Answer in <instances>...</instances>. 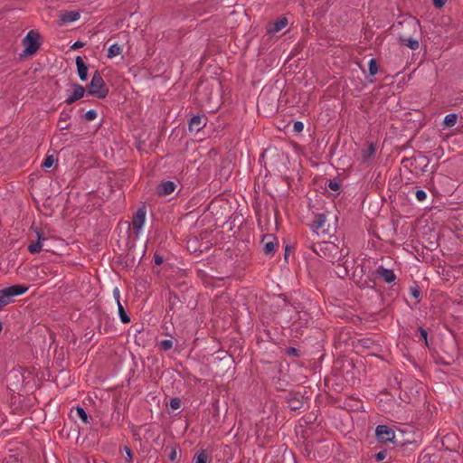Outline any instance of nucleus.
Listing matches in <instances>:
<instances>
[{
	"instance_id": "dca6fc26",
	"label": "nucleus",
	"mask_w": 463,
	"mask_h": 463,
	"mask_svg": "<svg viewBox=\"0 0 463 463\" xmlns=\"http://www.w3.org/2000/svg\"><path fill=\"white\" fill-rule=\"evenodd\" d=\"M77 73L80 80L85 81L88 79L89 67L80 56L75 59Z\"/></svg>"
},
{
	"instance_id": "2f4dec72",
	"label": "nucleus",
	"mask_w": 463,
	"mask_h": 463,
	"mask_svg": "<svg viewBox=\"0 0 463 463\" xmlns=\"http://www.w3.org/2000/svg\"><path fill=\"white\" fill-rule=\"evenodd\" d=\"M119 452L121 454L125 453V463H132L133 462V451L130 447L125 445L123 448L119 449Z\"/></svg>"
},
{
	"instance_id": "4468645a",
	"label": "nucleus",
	"mask_w": 463,
	"mask_h": 463,
	"mask_svg": "<svg viewBox=\"0 0 463 463\" xmlns=\"http://www.w3.org/2000/svg\"><path fill=\"white\" fill-rule=\"evenodd\" d=\"M288 24L287 17H280L274 23H269L267 25V34L274 35L275 33L280 32L284 29Z\"/></svg>"
},
{
	"instance_id": "5701e85b",
	"label": "nucleus",
	"mask_w": 463,
	"mask_h": 463,
	"mask_svg": "<svg viewBox=\"0 0 463 463\" xmlns=\"http://www.w3.org/2000/svg\"><path fill=\"white\" fill-rule=\"evenodd\" d=\"M326 222V216L325 213H316L313 224L311 225L314 231L323 229Z\"/></svg>"
},
{
	"instance_id": "13d9d810",
	"label": "nucleus",
	"mask_w": 463,
	"mask_h": 463,
	"mask_svg": "<svg viewBox=\"0 0 463 463\" xmlns=\"http://www.w3.org/2000/svg\"><path fill=\"white\" fill-rule=\"evenodd\" d=\"M134 437H135L136 440H140L141 439L140 436L138 434H137V433H134Z\"/></svg>"
},
{
	"instance_id": "3c124183",
	"label": "nucleus",
	"mask_w": 463,
	"mask_h": 463,
	"mask_svg": "<svg viewBox=\"0 0 463 463\" xmlns=\"http://www.w3.org/2000/svg\"><path fill=\"white\" fill-rule=\"evenodd\" d=\"M85 45L84 43L80 42V41H76L72 45H71V49L72 50H76V49H80V48H82L83 46Z\"/></svg>"
},
{
	"instance_id": "393cba45",
	"label": "nucleus",
	"mask_w": 463,
	"mask_h": 463,
	"mask_svg": "<svg viewBox=\"0 0 463 463\" xmlns=\"http://www.w3.org/2000/svg\"><path fill=\"white\" fill-rule=\"evenodd\" d=\"M402 24H407L408 26L411 28L414 32H417V30L420 28V21L412 16H409L402 22L398 23L399 25H402Z\"/></svg>"
},
{
	"instance_id": "2eb2a0df",
	"label": "nucleus",
	"mask_w": 463,
	"mask_h": 463,
	"mask_svg": "<svg viewBox=\"0 0 463 463\" xmlns=\"http://www.w3.org/2000/svg\"><path fill=\"white\" fill-rule=\"evenodd\" d=\"M176 188V184L173 181H162L156 188V194L159 196H166L170 195L175 192Z\"/></svg>"
},
{
	"instance_id": "39448f33",
	"label": "nucleus",
	"mask_w": 463,
	"mask_h": 463,
	"mask_svg": "<svg viewBox=\"0 0 463 463\" xmlns=\"http://www.w3.org/2000/svg\"><path fill=\"white\" fill-rule=\"evenodd\" d=\"M373 274L376 278L382 279L385 283L392 284L388 293L389 297L396 298L399 295V286L395 288V280L397 277L392 269H386L381 265L373 270Z\"/></svg>"
},
{
	"instance_id": "8fccbe9b",
	"label": "nucleus",
	"mask_w": 463,
	"mask_h": 463,
	"mask_svg": "<svg viewBox=\"0 0 463 463\" xmlns=\"http://www.w3.org/2000/svg\"><path fill=\"white\" fill-rule=\"evenodd\" d=\"M113 298L117 301V304H118V301H120V292L118 288L113 289Z\"/></svg>"
},
{
	"instance_id": "20e7f679",
	"label": "nucleus",
	"mask_w": 463,
	"mask_h": 463,
	"mask_svg": "<svg viewBox=\"0 0 463 463\" xmlns=\"http://www.w3.org/2000/svg\"><path fill=\"white\" fill-rule=\"evenodd\" d=\"M40 38V33L35 30H31L27 33L22 41L24 50V54H21V58L33 56L37 52L41 46Z\"/></svg>"
},
{
	"instance_id": "f8f14e48",
	"label": "nucleus",
	"mask_w": 463,
	"mask_h": 463,
	"mask_svg": "<svg viewBox=\"0 0 463 463\" xmlns=\"http://www.w3.org/2000/svg\"><path fill=\"white\" fill-rule=\"evenodd\" d=\"M302 398L303 396L298 392H290L285 397L284 402L288 404V408L291 411H298L304 405Z\"/></svg>"
},
{
	"instance_id": "9b49d317",
	"label": "nucleus",
	"mask_w": 463,
	"mask_h": 463,
	"mask_svg": "<svg viewBox=\"0 0 463 463\" xmlns=\"http://www.w3.org/2000/svg\"><path fill=\"white\" fill-rule=\"evenodd\" d=\"M208 118L204 114L193 115L188 120V129L190 132L198 133L205 128Z\"/></svg>"
},
{
	"instance_id": "0eeeda50",
	"label": "nucleus",
	"mask_w": 463,
	"mask_h": 463,
	"mask_svg": "<svg viewBox=\"0 0 463 463\" xmlns=\"http://www.w3.org/2000/svg\"><path fill=\"white\" fill-rule=\"evenodd\" d=\"M186 301L187 294H185L184 292L179 294L175 290H170L166 316L169 314L170 311H175L176 308H181Z\"/></svg>"
},
{
	"instance_id": "f257e3e1",
	"label": "nucleus",
	"mask_w": 463,
	"mask_h": 463,
	"mask_svg": "<svg viewBox=\"0 0 463 463\" xmlns=\"http://www.w3.org/2000/svg\"><path fill=\"white\" fill-rule=\"evenodd\" d=\"M311 250L318 255L320 258H324L327 260L328 261L334 263L335 260L338 261V266H343L344 275H339L340 277H344L347 275V267L345 266V262L344 259L348 255L349 250L342 249L340 250V255L335 259V254L337 252L338 247L330 241H320L317 243H313L311 245Z\"/></svg>"
},
{
	"instance_id": "4be33fe9",
	"label": "nucleus",
	"mask_w": 463,
	"mask_h": 463,
	"mask_svg": "<svg viewBox=\"0 0 463 463\" xmlns=\"http://www.w3.org/2000/svg\"><path fill=\"white\" fill-rule=\"evenodd\" d=\"M375 275L373 274V271L367 276V278L359 282V288H371L375 289L376 288V281H375Z\"/></svg>"
},
{
	"instance_id": "aec40b11",
	"label": "nucleus",
	"mask_w": 463,
	"mask_h": 463,
	"mask_svg": "<svg viewBox=\"0 0 463 463\" xmlns=\"http://www.w3.org/2000/svg\"><path fill=\"white\" fill-rule=\"evenodd\" d=\"M398 42L400 44L407 46L408 48H410L412 51L417 50L420 46L419 41L417 39H413L411 37H406L403 35H400L398 37Z\"/></svg>"
},
{
	"instance_id": "473e14b6",
	"label": "nucleus",
	"mask_w": 463,
	"mask_h": 463,
	"mask_svg": "<svg viewBox=\"0 0 463 463\" xmlns=\"http://www.w3.org/2000/svg\"><path fill=\"white\" fill-rule=\"evenodd\" d=\"M43 250V243L40 242L39 241H32L29 245H28V251L31 253V254H37V253H40Z\"/></svg>"
},
{
	"instance_id": "4d7b16f0",
	"label": "nucleus",
	"mask_w": 463,
	"mask_h": 463,
	"mask_svg": "<svg viewBox=\"0 0 463 463\" xmlns=\"http://www.w3.org/2000/svg\"><path fill=\"white\" fill-rule=\"evenodd\" d=\"M405 397H408L406 392L404 393V395H402V393L400 394V399H401L402 401H403V402H410L409 401H407V400L405 399Z\"/></svg>"
},
{
	"instance_id": "c85d7f7f",
	"label": "nucleus",
	"mask_w": 463,
	"mask_h": 463,
	"mask_svg": "<svg viewBox=\"0 0 463 463\" xmlns=\"http://www.w3.org/2000/svg\"><path fill=\"white\" fill-rule=\"evenodd\" d=\"M326 187L336 192V195H338L341 191V183L336 179H329L326 184Z\"/></svg>"
},
{
	"instance_id": "a19ab883",
	"label": "nucleus",
	"mask_w": 463,
	"mask_h": 463,
	"mask_svg": "<svg viewBox=\"0 0 463 463\" xmlns=\"http://www.w3.org/2000/svg\"><path fill=\"white\" fill-rule=\"evenodd\" d=\"M181 399L178 397L171 398L169 405L173 410H178L181 407Z\"/></svg>"
},
{
	"instance_id": "412c9836",
	"label": "nucleus",
	"mask_w": 463,
	"mask_h": 463,
	"mask_svg": "<svg viewBox=\"0 0 463 463\" xmlns=\"http://www.w3.org/2000/svg\"><path fill=\"white\" fill-rule=\"evenodd\" d=\"M379 71V64L377 62V60L375 58H372L368 62V71L369 74L367 76V80L369 83H373L374 79H372L375 74H377Z\"/></svg>"
},
{
	"instance_id": "603ef678",
	"label": "nucleus",
	"mask_w": 463,
	"mask_h": 463,
	"mask_svg": "<svg viewBox=\"0 0 463 463\" xmlns=\"http://www.w3.org/2000/svg\"><path fill=\"white\" fill-rule=\"evenodd\" d=\"M236 223H239V226L242 223V217L241 216H234L232 221V224L235 225Z\"/></svg>"
},
{
	"instance_id": "49530a36",
	"label": "nucleus",
	"mask_w": 463,
	"mask_h": 463,
	"mask_svg": "<svg viewBox=\"0 0 463 463\" xmlns=\"http://www.w3.org/2000/svg\"><path fill=\"white\" fill-rule=\"evenodd\" d=\"M177 458V450H176V448H174L172 447L171 448V450L168 454V458L171 460V461H175Z\"/></svg>"
},
{
	"instance_id": "b1692460",
	"label": "nucleus",
	"mask_w": 463,
	"mask_h": 463,
	"mask_svg": "<svg viewBox=\"0 0 463 463\" xmlns=\"http://www.w3.org/2000/svg\"><path fill=\"white\" fill-rule=\"evenodd\" d=\"M76 414L85 424H90L93 421V418L86 412L83 407L77 406Z\"/></svg>"
},
{
	"instance_id": "c03bdc74",
	"label": "nucleus",
	"mask_w": 463,
	"mask_h": 463,
	"mask_svg": "<svg viewBox=\"0 0 463 463\" xmlns=\"http://www.w3.org/2000/svg\"><path fill=\"white\" fill-rule=\"evenodd\" d=\"M304 129V124L303 122L301 121H295L294 124H293V130L296 132V133H300L302 132Z\"/></svg>"
},
{
	"instance_id": "ddd939ff",
	"label": "nucleus",
	"mask_w": 463,
	"mask_h": 463,
	"mask_svg": "<svg viewBox=\"0 0 463 463\" xmlns=\"http://www.w3.org/2000/svg\"><path fill=\"white\" fill-rule=\"evenodd\" d=\"M261 241L263 242V252L268 256H273L278 246V239L273 234H264Z\"/></svg>"
},
{
	"instance_id": "6ab92c4d",
	"label": "nucleus",
	"mask_w": 463,
	"mask_h": 463,
	"mask_svg": "<svg viewBox=\"0 0 463 463\" xmlns=\"http://www.w3.org/2000/svg\"><path fill=\"white\" fill-rule=\"evenodd\" d=\"M71 119V114L66 110H62L60 114V118L57 122V127L61 131L67 130L71 128V123L68 121Z\"/></svg>"
},
{
	"instance_id": "bb28decb",
	"label": "nucleus",
	"mask_w": 463,
	"mask_h": 463,
	"mask_svg": "<svg viewBox=\"0 0 463 463\" xmlns=\"http://www.w3.org/2000/svg\"><path fill=\"white\" fill-rule=\"evenodd\" d=\"M122 52V47L118 43H113L109 47L107 57L112 59Z\"/></svg>"
},
{
	"instance_id": "58836bf2",
	"label": "nucleus",
	"mask_w": 463,
	"mask_h": 463,
	"mask_svg": "<svg viewBox=\"0 0 463 463\" xmlns=\"http://www.w3.org/2000/svg\"><path fill=\"white\" fill-rule=\"evenodd\" d=\"M173 347V341L171 339H165L159 343V348L162 351H168Z\"/></svg>"
},
{
	"instance_id": "72a5a7b5",
	"label": "nucleus",
	"mask_w": 463,
	"mask_h": 463,
	"mask_svg": "<svg viewBox=\"0 0 463 463\" xmlns=\"http://www.w3.org/2000/svg\"><path fill=\"white\" fill-rule=\"evenodd\" d=\"M417 335L419 337V341L423 342L426 346H429L427 329L422 326H419L417 328Z\"/></svg>"
},
{
	"instance_id": "de8ad7c7",
	"label": "nucleus",
	"mask_w": 463,
	"mask_h": 463,
	"mask_svg": "<svg viewBox=\"0 0 463 463\" xmlns=\"http://www.w3.org/2000/svg\"><path fill=\"white\" fill-rule=\"evenodd\" d=\"M432 3L436 8L440 9L445 5L447 0H432Z\"/></svg>"
},
{
	"instance_id": "052dcab7",
	"label": "nucleus",
	"mask_w": 463,
	"mask_h": 463,
	"mask_svg": "<svg viewBox=\"0 0 463 463\" xmlns=\"http://www.w3.org/2000/svg\"><path fill=\"white\" fill-rule=\"evenodd\" d=\"M459 290L463 294V285L460 287Z\"/></svg>"
},
{
	"instance_id": "7c9ffc66",
	"label": "nucleus",
	"mask_w": 463,
	"mask_h": 463,
	"mask_svg": "<svg viewBox=\"0 0 463 463\" xmlns=\"http://www.w3.org/2000/svg\"><path fill=\"white\" fill-rule=\"evenodd\" d=\"M56 162H58V159L53 155H47L43 161L41 167L43 169L51 168Z\"/></svg>"
},
{
	"instance_id": "ea45409f",
	"label": "nucleus",
	"mask_w": 463,
	"mask_h": 463,
	"mask_svg": "<svg viewBox=\"0 0 463 463\" xmlns=\"http://www.w3.org/2000/svg\"><path fill=\"white\" fill-rule=\"evenodd\" d=\"M359 344L364 348H372L374 345V341L371 338H363L359 340Z\"/></svg>"
},
{
	"instance_id": "864d4df0",
	"label": "nucleus",
	"mask_w": 463,
	"mask_h": 463,
	"mask_svg": "<svg viewBox=\"0 0 463 463\" xmlns=\"http://www.w3.org/2000/svg\"><path fill=\"white\" fill-rule=\"evenodd\" d=\"M188 249L191 250V249H194V251L195 252L197 250L194 248V243H196V239H194V241H189L188 242Z\"/></svg>"
},
{
	"instance_id": "f03ea898",
	"label": "nucleus",
	"mask_w": 463,
	"mask_h": 463,
	"mask_svg": "<svg viewBox=\"0 0 463 463\" xmlns=\"http://www.w3.org/2000/svg\"><path fill=\"white\" fill-rule=\"evenodd\" d=\"M85 88L88 95L96 97L99 99H104L109 91L99 71H95L90 82Z\"/></svg>"
},
{
	"instance_id": "9d476101",
	"label": "nucleus",
	"mask_w": 463,
	"mask_h": 463,
	"mask_svg": "<svg viewBox=\"0 0 463 463\" xmlns=\"http://www.w3.org/2000/svg\"><path fill=\"white\" fill-rule=\"evenodd\" d=\"M146 207L145 204L139 206L132 218V228L137 235L140 232L146 221Z\"/></svg>"
},
{
	"instance_id": "5fc2aeb1",
	"label": "nucleus",
	"mask_w": 463,
	"mask_h": 463,
	"mask_svg": "<svg viewBox=\"0 0 463 463\" xmlns=\"http://www.w3.org/2000/svg\"><path fill=\"white\" fill-rule=\"evenodd\" d=\"M290 251V247L288 245L286 246L285 253H284V259L286 261H288V257Z\"/></svg>"
},
{
	"instance_id": "c9c22d12",
	"label": "nucleus",
	"mask_w": 463,
	"mask_h": 463,
	"mask_svg": "<svg viewBox=\"0 0 463 463\" xmlns=\"http://www.w3.org/2000/svg\"><path fill=\"white\" fill-rule=\"evenodd\" d=\"M284 353L286 355L289 357H300L302 355V352L300 349L292 346L287 347L284 350Z\"/></svg>"
},
{
	"instance_id": "79ce46f5",
	"label": "nucleus",
	"mask_w": 463,
	"mask_h": 463,
	"mask_svg": "<svg viewBox=\"0 0 463 463\" xmlns=\"http://www.w3.org/2000/svg\"><path fill=\"white\" fill-rule=\"evenodd\" d=\"M415 196L420 202H421L427 198V193L424 190L416 189Z\"/></svg>"
},
{
	"instance_id": "1a4fd4ad",
	"label": "nucleus",
	"mask_w": 463,
	"mask_h": 463,
	"mask_svg": "<svg viewBox=\"0 0 463 463\" xmlns=\"http://www.w3.org/2000/svg\"><path fill=\"white\" fill-rule=\"evenodd\" d=\"M375 437L381 443L393 442L394 430L387 425H378L375 429Z\"/></svg>"
},
{
	"instance_id": "cd10ccee",
	"label": "nucleus",
	"mask_w": 463,
	"mask_h": 463,
	"mask_svg": "<svg viewBox=\"0 0 463 463\" xmlns=\"http://www.w3.org/2000/svg\"><path fill=\"white\" fill-rule=\"evenodd\" d=\"M458 115L455 113H450L445 116L443 119V125L446 128H452L457 124Z\"/></svg>"
},
{
	"instance_id": "bf43d9fd",
	"label": "nucleus",
	"mask_w": 463,
	"mask_h": 463,
	"mask_svg": "<svg viewBox=\"0 0 463 463\" xmlns=\"http://www.w3.org/2000/svg\"><path fill=\"white\" fill-rule=\"evenodd\" d=\"M440 363L442 364H444V365H449L450 364V362H447V361H443V360Z\"/></svg>"
},
{
	"instance_id": "f704fd0d",
	"label": "nucleus",
	"mask_w": 463,
	"mask_h": 463,
	"mask_svg": "<svg viewBox=\"0 0 463 463\" xmlns=\"http://www.w3.org/2000/svg\"><path fill=\"white\" fill-rule=\"evenodd\" d=\"M414 159H415V161L419 162V165H420L422 172L428 171L427 167L430 164V159L426 156L420 155L417 158H414Z\"/></svg>"
},
{
	"instance_id": "a878e982",
	"label": "nucleus",
	"mask_w": 463,
	"mask_h": 463,
	"mask_svg": "<svg viewBox=\"0 0 463 463\" xmlns=\"http://www.w3.org/2000/svg\"><path fill=\"white\" fill-rule=\"evenodd\" d=\"M118 317L120 318V321L123 323V324H128L130 323L131 319H130V317L127 314L124 307L122 306L121 302L118 301Z\"/></svg>"
},
{
	"instance_id": "a211bd4d",
	"label": "nucleus",
	"mask_w": 463,
	"mask_h": 463,
	"mask_svg": "<svg viewBox=\"0 0 463 463\" xmlns=\"http://www.w3.org/2000/svg\"><path fill=\"white\" fill-rule=\"evenodd\" d=\"M376 153V145L373 142L367 143L365 147L362 149L361 156L363 162H368Z\"/></svg>"
},
{
	"instance_id": "a18cd8bd",
	"label": "nucleus",
	"mask_w": 463,
	"mask_h": 463,
	"mask_svg": "<svg viewBox=\"0 0 463 463\" xmlns=\"http://www.w3.org/2000/svg\"><path fill=\"white\" fill-rule=\"evenodd\" d=\"M386 458V450H381L374 455V458L377 462L383 460Z\"/></svg>"
},
{
	"instance_id": "37998d69",
	"label": "nucleus",
	"mask_w": 463,
	"mask_h": 463,
	"mask_svg": "<svg viewBox=\"0 0 463 463\" xmlns=\"http://www.w3.org/2000/svg\"><path fill=\"white\" fill-rule=\"evenodd\" d=\"M35 233H36V236H37V240L36 241H39L40 242L43 243V241H45L47 238L45 237L44 235V232H43L42 229L40 228H36L34 230Z\"/></svg>"
},
{
	"instance_id": "c756f323",
	"label": "nucleus",
	"mask_w": 463,
	"mask_h": 463,
	"mask_svg": "<svg viewBox=\"0 0 463 463\" xmlns=\"http://www.w3.org/2000/svg\"><path fill=\"white\" fill-rule=\"evenodd\" d=\"M209 457L204 449H200L194 457V463H207Z\"/></svg>"
},
{
	"instance_id": "423d86ee",
	"label": "nucleus",
	"mask_w": 463,
	"mask_h": 463,
	"mask_svg": "<svg viewBox=\"0 0 463 463\" xmlns=\"http://www.w3.org/2000/svg\"><path fill=\"white\" fill-rule=\"evenodd\" d=\"M146 253V249H137L135 244L128 247L127 253L120 258L119 263L126 268L137 267L143 256Z\"/></svg>"
},
{
	"instance_id": "09e8293b",
	"label": "nucleus",
	"mask_w": 463,
	"mask_h": 463,
	"mask_svg": "<svg viewBox=\"0 0 463 463\" xmlns=\"http://www.w3.org/2000/svg\"><path fill=\"white\" fill-rule=\"evenodd\" d=\"M154 261L156 265H161L164 262V257L156 252L154 255Z\"/></svg>"
},
{
	"instance_id": "6e6d98bb",
	"label": "nucleus",
	"mask_w": 463,
	"mask_h": 463,
	"mask_svg": "<svg viewBox=\"0 0 463 463\" xmlns=\"http://www.w3.org/2000/svg\"><path fill=\"white\" fill-rule=\"evenodd\" d=\"M405 397H408L406 392L404 393V395H402V393L400 394V399H401L402 401H403V402H410L409 401H407V400L405 399Z\"/></svg>"
},
{
	"instance_id": "e433bc0d",
	"label": "nucleus",
	"mask_w": 463,
	"mask_h": 463,
	"mask_svg": "<svg viewBox=\"0 0 463 463\" xmlns=\"http://www.w3.org/2000/svg\"><path fill=\"white\" fill-rule=\"evenodd\" d=\"M409 291L410 294L417 300V302H420L421 289L419 285L414 284L413 286L410 287Z\"/></svg>"
},
{
	"instance_id": "6e6552de",
	"label": "nucleus",
	"mask_w": 463,
	"mask_h": 463,
	"mask_svg": "<svg viewBox=\"0 0 463 463\" xmlns=\"http://www.w3.org/2000/svg\"><path fill=\"white\" fill-rule=\"evenodd\" d=\"M69 85L71 87L72 91L64 100V103L66 105H72L84 97L87 93V90L78 82H70Z\"/></svg>"
},
{
	"instance_id": "f3484780",
	"label": "nucleus",
	"mask_w": 463,
	"mask_h": 463,
	"mask_svg": "<svg viewBox=\"0 0 463 463\" xmlns=\"http://www.w3.org/2000/svg\"><path fill=\"white\" fill-rule=\"evenodd\" d=\"M80 14L79 11H65L60 15V25L66 24L77 21Z\"/></svg>"
},
{
	"instance_id": "7ed1b4c3",
	"label": "nucleus",
	"mask_w": 463,
	"mask_h": 463,
	"mask_svg": "<svg viewBox=\"0 0 463 463\" xmlns=\"http://www.w3.org/2000/svg\"><path fill=\"white\" fill-rule=\"evenodd\" d=\"M29 286L24 284H14L10 287L0 289V310L14 302L15 297H19L26 293Z\"/></svg>"
},
{
	"instance_id": "4c0bfd02",
	"label": "nucleus",
	"mask_w": 463,
	"mask_h": 463,
	"mask_svg": "<svg viewBox=\"0 0 463 463\" xmlns=\"http://www.w3.org/2000/svg\"><path fill=\"white\" fill-rule=\"evenodd\" d=\"M98 117V113L95 109H90L81 116L86 121H92Z\"/></svg>"
}]
</instances>
